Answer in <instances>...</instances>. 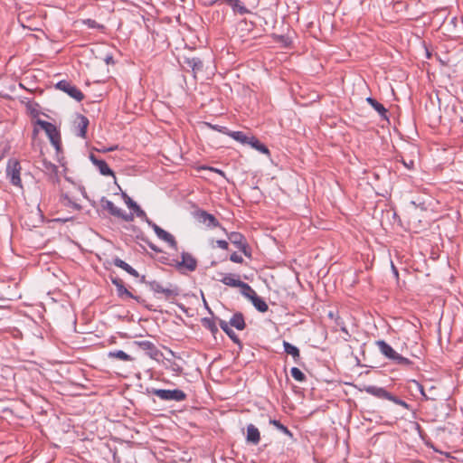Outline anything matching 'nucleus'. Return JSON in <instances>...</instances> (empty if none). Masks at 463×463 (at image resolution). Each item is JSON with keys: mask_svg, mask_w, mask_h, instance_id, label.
Here are the masks:
<instances>
[{"mask_svg": "<svg viewBox=\"0 0 463 463\" xmlns=\"http://www.w3.org/2000/svg\"><path fill=\"white\" fill-rule=\"evenodd\" d=\"M229 338L236 345H238L240 347H241L242 343L239 336L234 333L233 330H232L228 335Z\"/></svg>", "mask_w": 463, "mask_h": 463, "instance_id": "nucleus-47", "label": "nucleus"}, {"mask_svg": "<svg viewBox=\"0 0 463 463\" xmlns=\"http://www.w3.org/2000/svg\"><path fill=\"white\" fill-rule=\"evenodd\" d=\"M366 102L373 109H375L378 114L380 115L381 118L382 119H384V120H389V118H388V110L385 109V107L380 103L379 101H377L373 97H368L366 98Z\"/></svg>", "mask_w": 463, "mask_h": 463, "instance_id": "nucleus-19", "label": "nucleus"}, {"mask_svg": "<svg viewBox=\"0 0 463 463\" xmlns=\"http://www.w3.org/2000/svg\"><path fill=\"white\" fill-rule=\"evenodd\" d=\"M142 241H144L148 245V247H149L152 250H154V251H156V252H162V250H161V249H159V248H158L157 246H156L154 243H152L151 241H149L147 239H144V238H142Z\"/></svg>", "mask_w": 463, "mask_h": 463, "instance_id": "nucleus-54", "label": "nucleus"}, {"mask_svg": "<svg viewBox=\"0 0 463 463\" xmlns=\"http://www.w3.org/2000/svg\"><path fill=\"white\" fill-rule=\"evenodd\" d=\"M232 8L233 12L240 14H246L250 13L248 8L240 0H236V2L232 4Z\"/></svg>", "mask_w": 463, "mask_h": 463, "instance_id": "nucleus-37", "label": "nucleus"}, {"mask_svg": "<svg viewBox=\"0 0 463 463\" xmlns=\"http://www.w3.org/2000/svg\"><path fill=\"white\" fill-rule=\"evenodd\" d=\"M220 281L225 286L237 288L241 279H240V276L237 274L225 273V274H222V278L220 279Z\"/></svg>", "mask_w": 463, "mask_h": 463, "instance_id": "nucleus-23", "label": "nucleus"}, {"mask_svg": "<svg viewBox=\"0 0 463 463\" xmlns=\"http://www.w3.org/2000/svg\"><path fill=\"white\" fill-rule=\"evenodd\" d=\"M219 326L222 328V330L228 335L232 329L230 327L229 322H226L225 320L218 318Z\"/></svg>", "mask_w": 463, "mask_h": 463, "instance_id": "nucleus-43", "label": "nucleus"}, {"mask_svg": "<svg viewBox=\"0 0 463 463\" xmlns=\"http://www.w3.org/2000/svg\"><path fill=\"white\" fill-rule=\"evenodd\" d=\"M246 440L248 443L257 445L259 444L260 440V433L257 427H255L253 424H249L247 426V435H246Z\"/></svg>", "mask_w": 463, "mask_h": 463, "instance_id": "nucleus-20", "label": "nucleus"}, {"mask_svg": "<svg viewBox=\"0 0 463 463\" xmlns=\"http://www.w3.org/2000/svg\"><path fill=\"white\" fill-rule=\"evenodd\" d=\"M247 145L250 146L252 148L260 152L264 155H269V150L263 143H261L256 137L250 135Z\"/></svg>", "mask_w": 463, "mask_h": 463, "instance_id": "nucleus-22", "label": "nucleus"}, {"mask_svg": "<svg viewBox=\"0 0 463 463\" xmlns=\"http://www.w3.org/2000/svg\"><path fill=\"white\" fill-rule=\"evenodd\" d=\"M35 124L40 126L43 130H45L46 128H50V125L52 123L51 122H47V121L43 120V119H40V118H37V120L35 121Z\"/></svg>", "mask_w": 463, "mask_h": 463, "instance_id": "nucleus-52", "label": "nucleus"}, {"mask_svg": "<svg viewBox=\"0 0 463 463\" xmlns=\"http://www.w3.org/2000/svg\"><path fill=\"white\" fill-rule=\"evenodd\" d=\"M142 220H144L156 232V228H160L157 224H156L153 221H151L147 215L146 214V217H140Z\"/></svg>", "mask_w": 463, "mask_h": 463, "instance_id": "nucleus-53", "label": "nucleus"}, {"mask_svg": "<svg viewBox=\"0 0 463 463\" xmlns=\"http://www.w3.org/2000/svg\"><path fill=\"white\" fill-rule=\"evenodd\" d=\"M201 323L203 326L208 329L213 336L216 338V335L219 333V329L215 324L214 319L211 317H203L201 319Z\"/></svg>", "mask_w": 463, "mask_h": 463, "instance_id": "nucleus-28", "label": "nucleus"}, {"mask_svg": "<svg viewBox=\"0 0 463 463\" xmlns=\"http://www.w3.org/2000/svg\"><path fill=\"white\" fill-rule=\"evenodd\" d=\"M118 148V146H110V147H104L103 149H101L100 151L105 153V152H110V151H114Z\"/></svg>", "mask_w": 463, "mask_h": 463, "instance_id": "nucleus-59", "label": "nucleus"}, {"mask_svg": "<svg viewBox=\"0 0 463 463\" xmlns=\"http://www.w3.org/2000/svg\"><path fill=\"white\" fill-rule=\"evenodd\" d=\"M269 424L276 427L279 430L288 436L289 438L293 439V433L288 430V428L285 425H283L279 420L275 419H269Z\"/></svg>", "mask_w": 463, "mask_h": 463, "instance_id": "nucleus-33", "label": "nucleus"}, {"mask_svg": "<svg viewBox=\"0 0 463 463\" xmlns=\"http://www.w3.org/2000/svg\"><path fill=\"white\" fill-rule=\"evenodd\" d=\"M90 160L91 163L96 165L102 175L106 176H113L115 177V174L113 170L109 166V165L103 159H99L94 154H90Z\"/></svg>", "mask_w": 463, "mask_h": 463, "instance_id": "nucleus-13", "label": "nucleus"}, {"mask_svg": "<svg viewBox=\"0 0 463 463\" xmlns=\"http://www.w3.org/2000/svg\"><path fill=\"white\" fill-rule=\"evenodd\" d=\"M376 345L378 346L381 354L386 357L388 360L392 361V364L402 366H411L412 365V362L398 354L387 342L384 340L376 341Z\"/></svg>", "mask_w": 463, "mask_h": 463, "instance_id": "nucleus-2", "label": "nucleus"}, {"mask_svg": "<svg viewBox=\"0 0 463 463\" xmlns=\"http://www.w3.org/2000/svg\"><path fill=\"white\" fill-rule=\"evenodd\" d=\"M229 137H231L234 140L241 143L242 145H247L250 135H247L246 133H244L242 131H231L229 133Z\"/></svg>", "mask_w": 463, "mask_h": 463, "instance_id": "nucleus-31", "label": "nucleus"}, {"mask_svg": "<svg viewBox=\"0 0 463 463\" xmlns=\"http://www.w3.org/2000/svg\"><path fill=\"white\" fill-rule=\"evenodd\" d=\"M60 202L66 207L71 208L74 211H80L81 205L76 203L67 193L61 194Z\"/></svg>", "mask_w": 463, "mask_h": 463, "instance_id": "nucleus-24", "label": "nucleus"}, {"mask_svg": "<svg viewBox=\"0 0 463 463\" xmlns=\"http://www.w3.org/2000/svg\"><path fill=\"white\" fill-rule=\"evenodd\" d=\"M105 61L107 64H114L115 61L112 55H107L105 58Z\"/></svg>", "mask_w": 463, "mask_h": 463, "instance_id": "nucleus-58", "label": "nucleus"}, {"mask_svg": "<svg viewBox=\"0 0 463 463\" xmlns=\"http://www.w3.org/2000/svg\"><path fill=\"white\" fill-rule=\"evenodd\" d=\"M90 121L89 118L82 115V114H77V118L75 120V125L77 128V136L80 137L82 138L87 137V130L89 127Z\"/></svg>", "mask_w": 463, "mask_h": 463, "instance_id": "nucleus-15", "label": "nucleus"}, {"mask_svg": "<svg viewBox=\"0 0 463 463\" xmlns=\"http://www.w3.org/2000/svg\"><path fill=\"white\" fill-rule=\"evenodd\" d=\"M219 326L222 328V330L228 335L232 329L230 327L229 322H226L225 320L218 318Z\"/></svg>", "mask_w": 463, "mask_h": 463, "instance_id": "nucleus-44", "label": "nucleus"}, {"mask_svg": "<svg viewBox=\"0 0 463 463\" xmlns=\"http://www.w3.org/2000/svg\"><path fill=\"white\" fill-rule=\"evenodd\" d=\"M21 165L17 159L11 158L8 160L6 165V175L13 185L22 188L21 175Z\"/></svg>", "mask_w": 463, "mask_h": 463, "instance_id": "nucleus-8", "label": "nucleus"}, {"mask_svg": "<svg viewBox=\"0 0 463 463\" xmlns=\"http://www.w3.org/2000/svg\"><path fill=\"white\" fill-rule=\"evenodd\" d=\"M100 203L102 209L107 210L110 215L117 217V215L120 214V209L106 197H102Z\"/></svg>", "mask_w": 463, "mask_h": 463, "instance_id": "nucleus-27", "label": "nucleus"}, {"mask_svg": "<svg viewBox=\"0 0 463 463\" xmlns=\"http://www.w3.org/2000/svg\"><path fill=\"white\" fill-rule=\"evenodd\" d=\"M237 288H241V293L248 299H250L255 294V290L246 282L240 281Z\"/></svg>", "mask_w": 463, "mask_h": 463, "instance_id": "nucleus-30", "label": "nucleus"}, {"mask_svg": "<svg viewBox=\"0 0 463 463\" xmlns=\"http://www.w3.org/2000/svg\"><path fill=\"white\" fill-rule=\"evenodd\" d=\"M146 393L155 395L158 397L162 401H175V402H183L186 400V393L180 389L174 390H166V389H156V388H146Z\"/></svg>", "mask_w": 463, "mask_h": 463, "instance_id": "nucleus-4", "label": "nucleus"}, {"mask_svg": "<svg viewBox=\"0 0 463 463\" xmlns=\"http://www.w3.org/2000/svg\"><path fill=\"white\" fill-rule=\"evenodd\" d=\"M201 169L209 170L211 172H214V173L220 175L222 177H225V173L222 170H221V169H218V168H215V167H213V166H207V165H203L201 167Z\"/></svg>", "mask_w": 463, "mask_h": 463, "instance_id": "nucleus-50", "label": "nucleus"}, {"mask_svg": "<svg viewBox=\"0 0 463 463\" xmlns=\"http://www.w3.org/2000/svg\"><path fill=\"white\" fill-rule=\"evenodd\" d=\"M283 347H284V352L288 354H290L296 363L299 362L300 351L296 345H293L292 344H290L287 341H283Z\"/></svg>", "mask_w": 463, "mask_h": 463, "instance_id": "nucleus-25", "label": "nucleus"}, {"mask_svg": "<svg viewBox=\"0 0 463 463\" xmlns=\"http://www.w3.org/2000/svg\"><path fill=\"white\" fill-rule=\"evenodd\" d=\"M42 165L43 167V171L49 175L50 174H53L55 175V172H59L58 166L52 163L51 161H48L47 159H43L42 161Z\"/></svg>", "mask_w": 463, "mask_h": 463, "instance_id": "nucleus-34", "label": "nucleus"}, {"mask_svg": "<svg viewBox=\"0 0 463 463\" xmlns=\"http://www.w3.org/2000/svg\"><path fill=\"white\" fill-rule=\"evenodd\" d=\"M112 457H113V463H121V458H120L119 455L118 454L117 450L113 451Z\"/></svg>", "mask_w": 463, "mask_h": 463, "instance_id": "nucleus-57", "label": "nucleus"}, {"mask_svg": "<svg viewBox=\"0 0 463 463\" xmlns=\"http://www.w3.org/2000/svg\"><path fill=\"white\" fill-rule=\"evenodd\" d=\"M155 233L160 240L167 242L171 248H173L174 250H177V241L171 233L165 231L161 227L156 228Z\"/></svg>", "mask_w": 463, "mask_h": 463, "instance_id": "nucleus-17", "label": "nucleus"}, {"mask_svg": "<svg viewBox=\"0 0 463 463\" xmlns=\"http://www.w3.org/2000/svg\"><path fill=\"white\" fill-rule=\"evenodd\" d=\"M229 324L231 326L235 327L237 330H244L246 328V322L244 315L241 312H235L231 317Z\"/></svg>", "mask_w": 463, "mask_h": 463, "instance_id": "nucleus-21", "label": "nucleus"}, {"mask_svg": "<svg viewBox=\"0 0 463 463\" xmlns=\"http://www.w3.org/2000/svg\"><path fill=\"white\" fill-rule=\"evenodd\" d=\"M103 265L106 269H108L109 266L114 265L118 268L124 269L127 273H128L129 275H131L135 278L140 277L139 273L134 268H132L129 264H128L127 262H125L118 257H115L111 260H106L104 261Z\"/></svg>", "mask_w": 463, "mask_h": 463, "instance_id": "nucleus-12", "label": "nucleus"}, {"mask_svg": "<svg viewBox=\"0 0 463 463\" xmlns=\"http://www.w3.org/2000/svg\"><path fill=\"white\" fill-rule=\"evenodd\" d=\"M55 87L56 89L67 93L71 98L77 101H81L84 99V94L82 91L66 80L58 81Z\"/></svg>", "mask_w": 463, "mask_h": 463, "instance_id": "nucleus-10", "label": "nucleus"}, {"mask_svg": "<svg viewBox=\"0 0 463 463\" xmlns=\"http://www.w3.org/2000/svg\"><path fill=\"white\" fill-rule=\"evenodd\" d=\"M435 391H436V387H435V386H431V387L429 389V392H430V394H429V395H436Z\"/></svg>", "mask_w": 463, "mask_h": 463, "instance_id": "nucleus-62", "label": "nucleus"}, {"mask_svg": "<svg viewBox=\"0 0 463 463\" xmlns=\"http://www.w3.org/2000/svg\"><path fill=\"white\" fill-rule=\"evenodd\" d=\"M109 278H110L111 283L117 288V294L119 298H121V299L132 298V299L136 300L138 304L143 305L148 310H154L152 308V305H148L143 298H141L140 296H136V295L132 294L125 287L124 282L121 279H119L118 277H113L112 275H110Z\"/></svg>", "mask_w": 463, "mask_h": 463, "instance_id": "nucleus-3", "label": "nucleus"}, {"mask_svg": "<svg viewBox=\"0 0 463 463\" xmlns=\"http://www.w3.org/2000/svg\"><path fill=\"white\" fill-rule=\"evenodd\" d=\"M407 384L409 389L415 388L417 391H419L421 395V399L424 401H436L438 399L437 395L427 394L423 385L420 383L417 380H409L407 382Z\"/></svg>", "mask_w": 463, "mask_h": 463, "instance_id": "nucleus-16", "label": "nucleus"}, {"mask_svg": "<svg viewBox=\"0 0 463 463\" xmlns=\"http://www.w3.org/2000/svg\"><path fill=\"white\" fill-rule=\"evenodd\" d=\"M118 189L120 190V195L122 199L124 200L125 203L128 205V207L135 212L137 217H146V213L141 207L133 201L122 189L119 185H118Z\"/></svg>", "mask_w": 463, "mask_h": 463, "instance_id": "nucleus-14", "label": "nucleus"}, {"mask_svg": "<svg viewBox=\"0 0 463 463\" xmlns=\"http://www.w3.org/2000/svg\"><path fill=\"white\" fill-rule=\"evenodd\" d=\"M45 133L51 143H54L55 141L61 139L60 130L54 124H51L49 128H46Z\"/></svg>", "mask_w": 463, "mask_h": 463, "instance_id": "nucleus-29", "label": "nucleus"}, {"mask_svg": "<svg viewBox=\"0 0 463 463\" xmlns=\"http://www.w3.org/2000/svg\"><path fill=\"white\" fill-rule=\"evenodd\" d=\"M253 307L260 313H265L269 310V306L266 301L257 295V293L250 299Z\"/></svg>", "mask_w": 463, "mask_h": 463, "instance_id": "nucleus-26", "label": "nucleus"}, {"mask_svg": "<svg viewBox=\"0 0 463 463\" xmlns=\"http://www.w3.org/2000/svg\"><path fill=\"white\" fill-rule=\"evenodd\" d=\"M392 272L394 273V275L396 277H398V275H399L398 270H397L396 267L393 265V263H392Z\"/></svg>", "mask_w": 463, "mask_h": 463, "instance_id": "nucleus-64", "label": "nucleus"}, {"mask_svg": "<svg viewBox=\"0 0 463 463\" xmlns=\"http://www.w3.org/2000/svg\"><path fill=\"white\" fill-rule=\"evenodd\" d=\"M183 63L190 69L196 78L198 74L203 73L204 70L203 61L200 57L196 56H184Z\"/></svg>", "mask_w": 463, "mask_h": 463, "instance_id": "nucleus-11", "label": "nucleus"}, {"mask_svg": "<svg viewBox=\"0 0 463 463\" xmlns=\"http://www.w3.org/2000/svg\"><path fill=\"white\" fill-rule=\"evenodd\" d=\"M206 126L213 130H216V131L225 134L227 136H229V133L231 132L226 127H223V126L213 125L211 123H206Z\"/></svg>", "mask_w": 463, "mask_h": 463, "instance_id": "nucleus-42", "label": "nucleus"}, {"mask_svg": "<svg viewBox=\"0 0 463 463\" xmlns=\"http://www.w3.org/2000/svg\"><path fill=\"white\" fill-rule=\"evenodd\" d=\"M203 305H204V307L208 310V312L213 316V312L212 311V309L209 307L208 306V303L206 302L205 298L203 297Z\"/></svg>", "mask_w": 463, "mask_h": 463, "instance_id": "nucleus-60", "label": "nucleus"}, {"mask_svg": "<svg viewBox=\"0 0 463 463\" xmlns=\"http://www.w3.org/2000/svg\"><path fill=\"white\" fill-rule=\"evenodd\" d=\"M361 391H364L368 394H371L378 399L391 401L393 403L400 405L408 411L412 410L411 406L409 403H407L405 401L402 400L398 396L393 395L383 387H378L375 385H364L363 389H361Z\"/></svg>", "mask_w": 463, "mask_h": 463, "instance_id": "nucleus-1", "label": "nucleus"}, {"mask_svg": "<svg viewBox=\"0 0 463 463\" xmlns=\"http://www.w3.org/2000/svg\"><path fill=\"white\" fill-rule=\"evenodd\" d=\"M396 160L401 162L409 170H412L414 168V161L412 159L406 160L402 156L397 155Z\"/></svg>", "mask_w": 463, "mask_h": 463, "instance_id": "nucleus-41", "label": "nucleus"}, {"mask_svg": "<svg viewBox=\"0 0 463 463\" xmlns=\"http://www.w3.org/2000/svg\"><path fill=\"white\" fill-rule=\"evenodd\" d=\"M228 240L235 245L247 258L251 259V249L247 241L246 237L238 232L227 233Z\"/></svg>", "mask_w": 463, "mask_h": 463, "instance_id": "nucleus-6", "label": "nucleus"}, {"mask_svg": "<svg viewBox=\"0 0 463 463\" xmlns=\"http://www.w3.org/2000/svg\"><path fill=\"white\" fill-rule=\"evenodd\" d=\"M219 326L222 328V330L228 335L232 329L230 327L229 322H226L225 320L218 318Z\"/></svg>", "mask_w": 463, "mask_h": 463, "instance_id": "nucleus-45", "label": "nucleus"}, {"mask_svg": "<svg viewBox=\"0 0 463 463\" xmlns=\"http://www.w3.org/2000/svg\"><path fill=\"white\" fill-rule=\"evenodd\" d=\"M168 365L166 366L167 369L174 372L175 374L179 375L183 373V367L176 363L175 361L167 360Z\"/></svg>", "mask_w": 463, "mask_h": 463, "instance_id": "nucleus-40", "label": "nucleus"}, {"mask_svg": "<svg viewBox=\"0 0 463 463\" xmlns=\"http://www.w3.org/2000/svg\"><path fill=\"white\" fill-rule=\"evenodd\" d=\"M181 260L175 262V269L181 274H185V270L193 272L197 268V260L189 252L183 251L181 253Z\"/></svg>", "mask_w": 463, "mask_h": 463, "instance_id": "nucleus-7", "label": "nucleus"}, {"mask_svg": "<svg viewBox=\"0 0 463 463\" xmlns=\"http://www.w3.org/2000/svg\"><path fill=\"white\" fill-rule=\"evenodd\" d=\"M51 144L54 146L55 151H56V155L59 157L60 155H61L63 153V151H62V145H61V139H59V140L55 141L54 143H51Z\"/></svg>", "mask_w": 463, "mask_h": 463, "instance_id": "nucleus-49", "label": "nucleus"}, {"mask_svg": "<svg viewBox=\"0 0 463 463\" xmlns=\"http://www.w3.org/2000/svg\"><path fill=\"white\" fill-rule=\"evenodd\" d=\"M139 281H140L141 283H145V284H146V285H147V282H148V280H146V276H145V275H142V276L140 277V280H139Z\"/></svg>", "mask_w": 463, "mask_h": 463, "instance_id": "nucleus-63", "label": "nucleus"}, {"mask_svg": "<svg viewBox=\"0 0 463 463\" xmlns=\"http://www.w3.org/2000/svg\"><path fill=\"white\" fill-rule=\"evenodd\" d=\"M194 218L201 223L206 224L209 228H217L220 227L226 232V230L224 227L222 226L220 222L217 220V218L212 214L206 212L203 209H198L194 211Z\"/></svg>", "mask_w": 463, "mask_h": 463, "instance_id": "nucleus-9", "label": "nucleus"}, {"mask_svg": "<svg viewBox=\"0 0 463 463\" xmlns=\"http://www.w3.org/2000/svg\"><path fill=\"white\" fill-rule=\"evenodd\" d=\"M147 286L153 292L163 294L167 300H172L180 294V289L176 285L169 284V288H164L160 282L149 280ZM171 302L173 303V301Z\"/></svg>", "mask_w": 463, "mask_h": 463, "instance_id": "nucleus-5", "label": "nucleus"}, {"mask_svg": "<svg viewBox=\"0 0 463 463\" xmlns=\"http://www.w3.org/2000/svg\"><path fill=\"white\" fill-rule=\"evenodd\" d=\"M118 218H120L126 222H132L134 220L133 213H126L120 209V214L117 215Z\"/></svg>", "mask_w": 463, "mask_h": 463, "instance_id": "nucleus-48", "label": "nucleus"}, {"mask_svg": "<svg viewBox=\"0 0 463 463\" xmlns=\"http://www.w3.org/2000/svg\"><path fill=\"white\" fill-rule=\"evenodd\" d=\"M81 23L87 25L89 28L97 29L100 32H104L106 29V26L104 24H99L95 20L90 18L83 19L81 20Z\"/></svg>", "mask_w": 463, "mask_h": 463, "instance_id": "nucleus-35", "label": "nucleus"}, {"mask_svg": "<svg viewBox=\"0 0 463 463\" xmlns=\"http://www.w3.org/2000/svg\"><path fill=\"white\" fill-rule=\"evenodd\" d=\"M79 189H80V193L82 194V195H83L85 198H88V196H87V192H86L85 187H84V186H82V185H80Z\"/></svg>", "mask_w": 463, "mask_h": 463, "instance_id": "nucleus-61", "label": "nucleus"}, {"mask_svg": "<svg viewBox=\"0 0 463 463\" xmlns=\"http://www.w3.org/2000/svg\"><path fill=\"white\" fill-rule=\"evenodd\" d=\"M216 244L219 248L222 250H228L229 249V243L225 240H217Z\"/></svg>", "mask_w": 463, "mask_h": 463, "instance_id": "nucleus-55", "label": "nucleus"}, {"mask_svg": "<svg viewBox=\"0 0 463 463\" xmlns=\"http://www.w3.org/2000/svg\"><path fill=\"white\" fill-rule=\"evenodd\" d=\"M38 108L39 104L37 102L28 101L26 103V109L30 111V114L33 118H37L40 115Z\"/></svg>", "mask_w": 463, "mask_h": 463, "instance_id": "nucleus-39", "label": "nucleus"}, {"mask_svg": "<svg viewBox=\"0 0 463 463\" xmlns=\"http://www.w3.org/2000/svg\"><path fill=\"white\" fill-rule=\"evenodd\" d=\"M157 260H158V262H160L164 265H167V266L175 268L176 260L171 259L167 253H164L162 256L158 257Z\"/></svg>", "mask_w": 463, "mask_h": 463, "instance_id": "nucleus-38", "label": "nucleus"}, {"mask_svg": "<svg viewBox=\"0 0 463 463\" xmlns=\"http://www.w3.org/2000/svg\"><path fill=\"white\" fill-rule=\"evenodd\" d=\"M230 260L232 262H235V263H240V264L243 262L242 257L241 255H239L237 252H232L230 255Z\"/></svg>", "mask_w": 463, "mask_h": 463, "instance_id": "nucleus-51", "label": "nucleus"}, {"mask_svg": "<svg viewBox=\"0 0 463 463\" xmlns=\"http://www.w3.org/2000/svg\"><path fill=\"white\" fill-rule=\"evenodd\" d=\"M59 172H55V175L53 174H50L49 175V180L53 183V184H56V183H59L60 182V177H59V175H58Z\"/></svg>", "mask_w": 463, "mask_h": 463, "instance_id": "nucleus-56", "label": "nucleus"}, {"mask_svg": "<svg viewBox=\"0 0 463 463\" xmlns=\"http://www.w3.org/2000/svg\"><path fill=\"white\" fill-rule=\"evenodd\" d=\"M291 376L298 382H305L307 380L306 374L298 367H292L290 370Z\"/></svg>", "mask_w": 463, "mask_h": 463, "instance_id": "nucleus-36", "label": "nucleus"}, {"mask_svg": "<svg viewBox=\"0 0 463 463\" xmlns=\"http://www.w3.org/2000/svg\"><path fill=\"white\" fill-rule=\"evenodd\" d=\"M137 345L145 351L147 352L149 356L153 359H157L159 355H162L160 350L150 341L145 340L140 341Z\"/></svg>", "mask_w": 463, "mask_h": 463, "instance_id": "nucleus-18", "label": "nucleus"}, {"mask_svg": "<svg viewBox=\"0 0 463 463\" xmlns=\"http://www.w3.org/2000/svg\"><path fill=\"white\" fill-rule=\"evenodd\" d=\"M109 358H117L122 361L130 362L133 358L122 350L110 351L108 354Z\"/></svg>", "mask_w": 463, "mask_h": 463, "instance_id": "nucleus-32", "label": "nucleus"}, {"mask_svg": "<svg viewBox=\"0 0 463 463\" xmlns=\"http://www.w3.org/2000/svg\"><path fill=\"white\" fill-rule=\"evenodd\" d=\"M335 324L340 327V330L342 332L345 333L348 336H350V334L347 331L345 322L343 321V319L340 317H336Z\"/></svg>", "mask_w": 463, "mask_h": 463, "instance_id": "nucleus-46", "label": "nucleus"}]
</instances>
